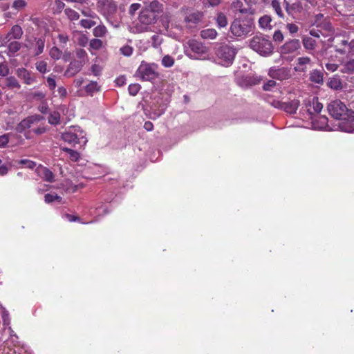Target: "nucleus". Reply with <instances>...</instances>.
Wrapping results in <instances>:
<instances>
[{"label":"nucleus","mask_w":354,"mask_h":354,"mask_svg":"<svg viewBox=\"0 0 354 354\" xmlns=\"http://www.w3.org/2000/svg\"><path fill=\"white\" fill-rule=\"evenodd\" d=\"M48 106L46 103V102H42L41 104L38 106V110L44 114H46L48 111Z\"/></svg>","instance_id":"59"},{"label":"nucleus","mask_w":354,"mask_h":354,"mask_svg":"<svg viewBox=\"0 0 354 354\" xmlns=\"http://www.w3.org/2000/svg\"><path fill=\"white\" fill-rule=\"evenodd\" d=\"M6 86L10 88H20L21 85L19 84L17 80L13 77L10 76L6 78Z\"/></svg>","instance_id":"38"},{"label":"nucleus","mask_w":354,"mask_h":354,"mask_svg":"<svg viewBox=\"0 0 354 354\" xmlns=\"http://www.w3.org/2000/svg\"><path fill=\"white\" fill-rule=\"evenodd\" d=\"M267 101L273 107L282 110L283 102L271 98H268Z\"/></svg>","instance_id":"53"},{"label":"nucleus","mask_w":354,"mask_h":354,"mask_svg":"<svg viewBox=\"0 0 354 354\" xmlns=\"http://www.w3.org/2000/svg\"><path fill=\"white\" fill-rule=\"evenodd\" d=\"M271 6L275 11L277 16L281 19H284V14L281 7V2L279 0H272Z\"/></svg>","instance_id":"33"},{"label":"nucleus","mask_w":354,"mask_h":354,"mask_svg":"<svg viewBox=\"0 0 354 354\" xmlns=\"http://www.w3.org/2000/svg\"><path fill=\"white\" fill-rule=\"evenodd\" d=\"M100 88L97 82L91 81L85 86V91L88 95L93 96L95 93L100 91Z\"/></svg>","instance_id":"26"},{"label":"nucleus","mask_w":354,"mask_h":354,"mask_svg":"<svg viewBox=\"0 0 354 354\" xmlns=\"http://www.w3.org/2000/svg\"><path fill=\"white\" fill-rule=\"evenodd\" d=\"M23 35V30L20 26L15 25L12 27L10 31L7 34L5 39L8 42L11 39H19Z\"/></svg>","instance_id":"21"},{"label":"nucleus","mask_w":354,"mask_h":354,"mask_svg":"<svg viewBox=\"0 0 354 354\" xmlns=\"http://www.w3.org/2000/svg\"><path fill=\"white\" fill-rule=\"evenodd\" d=\"M276 86V82L274 80H268L264 84L263 88L265 91H270L272 88Z\"/></svg>","instance_id":"60"},{"label":"nucleus","mask_w":354,"mask_h":354,"mask_svg":"<svg viewBox=\"0 0 354 354\" xmlns=\"http://www.w3.org/2000/svg\"><path fill=\"white\" fill-rule=\"evenodd\" d=\"M9 73V68L7 64L1 63L0 64V75L5 77Z\"/></svg>","instance_id":"55"},{"label":"nucleus","mask_w":354,"mask_h":354,"mask_svg":"<svg viewBox=\"0 0 354 354\" xmlns=\"http://www.w3.org/2000/svg\"><path fill=\"white\" fill-rule=\"evenodd\" d=\"M44 120V117L41 115L35 114L22 120L16 127V131L19 133H23L27 129L31 128L33 124L38 123Z\"/></svg>","instance_id":"5"},{"label":"nucleus","mask_w":354,"mask_h":354,"mask_svg":"<svg viewBox=\"0 0 354 354\" xmlns=\"http://www.w3.org/2000/svg\"><path fill=\"white\" fill-rule=\"evenodd\" d=\"M303 44L305 48L308 50H313L316 46V41L309 37L303 39Z\"/></svg>","instance_id":"37"},{"label":"nucleus","mask_w":354,"mask_h":354,"mask_svg":"<svg viewBox=\"0 0 354 354\" xmlns=\"http://www.w3.org/2000/svg\"><path fill=\"white\" fill-rule=\"evenodd\" d=\"M77 42L81 47H85L87 46L88 42V38L83 33H80L77 37Z\"/></svg>","instance_id":"46"},{"label":"nucleus","mask_w":354,"mask_h":354,"mask_svg":"<svg viewBox=\"0 0 354 354\" xmlns=\"http://www.w3.org/2000/svg\"><path fill=\"white\" fill-rule=\"evenodd\" d=\"M36 69L41 73L47 72V62L45 61H39L35 64Z\"/></svg>","instance_id":"48"},{"label":"nucleus","mask_w":354,"mask_h":354,"mask_svg":"<svg viewBox=\"0 0 354 354\" xmlns=\"http://www.w3.org/2000/svg\"><path fill=\"white\" fill-rule=\"evenodd\" d=\"M314 63L308 57H299L296 60L294 69L297 72L305 73L313 66Z\"/></svg>","instance_id":"8"},{"label":"nucleus","mask_w":354,"mask_h":354,"mask_svg":"<svg viewBox=\"0 0 354 354\" xmlns=\"http://www.w3.org/2000/svg\"><path fill=\"white\" fill-rule=\"evenodd\" d=\"M84 65L77 60L71 61L65 71L64 75L67 77H73L79 73Z\"/></svg>","instance_id":"14"},{"label":"nucleus","mask_w":354,"mask_h":354,"mask_svg":"<svg viewBox=\"0 0 354 354\" xmlns=\"http://www.w3.org/2000/svg\"><path fill=\"white\" fill-rule=\"evenodd\" d=\"M50 56L54 59H59L62 55V51L56 46L51 48L49 52Z\"/></svg>","instance_id":"44"},{"label":"nucleus","mask_w":354,"mask_h":354,"mask_svg":"<svg viewBox=\"0 0 354 354\" xmlns=\"http://www.w3.org/2000/svg\"><path fill=\"white\" fill-rule=\"evenodd\" d=\"M188 45L193 53L198 55L205 54L207 52L206 47L200 41L192 39L189 41Z\"/></svg>","instance_id":"18"},{"label":"nucleus","mask_w":354,"mask_h":354,"mask_svg":"<svg viewBox=\"0 0 354 354\" xmlns=\"http://www.w3.org/2000/svg\"><path fill=\"white\" fill-rule=\"evenodd\" d=\"M16 74L26 84L30 85L36 82V78L32 73L25 68H19L16 71Z\"/></svg>","instance_id":"11"},{"label":"nucleus","mask_w":354,"mask_h":354,"mask_svg":"<svg viewBox=\"0 0 354 354\" xmlns=\"http://www.w3.org/2000/svg\"><path fill=\"white\" fill-rule=\"evenodd\" d=\"M19 163L23 165L24 167L29 169H33L36 166L35 162L28 159H22L19 162Z\"/></svg>","instance_id":"50"},{"label":"nucleus","mask_w":354,"mask_h":354,"mask_svg":"<svg viewBox=\"0 0 354 354\" xmlns=\"http://www.w3.org/2000/svg\"><path fill=\"white\" fill-rule=\"evenodd\" d=\"M309 80L315 84H323L324 72L322 70H313L309 74Z\"/></svg>","instance_id":"22"},{"label":"nucleus","mask_w":354,"mask_h":354,"mask_svg":"<svg viewBox=\"0 0 354 354\" xmlns=\"http://www.w3.org/2000/svg\"><path fill=\"white\" fill-rule=\"evenodd\" d=\"M140 86L138 84H132L129 86L128 90L130 95L135 96L139 92Z\"/></svg>","instance_id":"51"},{"label":"nucleus","mask_w":354,"mask_h":354,"mask_svg":"<svg viewBox=\"0 0 354 354\" xmlns=\"http://www.w3.org/2000/svg\"><path fill=\"white\" fill-rule=\"evenodd\" d=\"M147 10H149L153 13L154 15H158L163 11V5L160 3L157 0H153L151 2L149 3V5L145 7Z\"/></svg>","instance_id":"24"},{"label":"nucleus","mask_w":354,"mask_h":354,"mask_svg":"<svg viewBox=\"0 0 354 354\" xmlns=\"http://www.w3.org/2000/svg\"><path fill=\"white\" fill-rule=\"evenodd\" d=\"M285 70L283 68H279L277 70L270 71L269 74L270 77L276 79H282V75L284 74Z\"/></svg>","instance_id":"49"},{"label":"nucleus","mask_w":354,"mask_h":354,"mask_svg":"<svg viewBox=\"0 0 354 354\" xmlns=\"http://www.w3.org/2000/svg\"><path fill=\"white\" fill-rule=\"evenodd\" d=\"M300 105V102L299 100L294 99L292 100L283 102L282 110L286 111L289 114H294L297 112L299 106Z\"/></svg>","instance_id":"17"},{"label":"nucleus","mask_w":354,"mask_h":354,"mask_svg":"<svg viewBox=\"0 0 354 354\" xmlns=\"http://www.w3.org/2000/svg\"><path fill=\"white\" fill-rule=\"evenodd\" d=\"M62 150L67 152L69 154L70 159L72 161H74V162L78 161V160L80 158V153L77 151L73 150L71 149L67 148V147L63 148Z\"/></svg>","instance_id":"40"},{"label":"nucleus","mask_w":354,"mask_h":354,"mask_svg":"<svg viewBox=\"0 0 354 354\" xmlns=\"http://www.w3.org/2000/svg\"><path fill=\"white\" fill-rule=\"evenodd\" d=\"M75 60L85 65L88 61V54L83 48H77L75 51Z\"/></svg>","instance_id":"25"},{"label":"nucleus","mask_w":354,"mask_h":354,"mask_svg":"<svg viewBox=\"0 0 354 354\" xmlns=\"http://www.w3.org/2000/svg\"><path fill=\"white\" fill-rule=\"evenodd\" d=\"M91 71L95 76H99L101 73V68L97 64H93L91 67Z\"/></svg>","instance_id":"61"},{"label":"nucleus","mask_w":354,"mask_h":354,"mask_svg":"<svg viewBox=\"0 0 354 354\" xmlns=\"http://www.w3.org/2000/svg\"><path fill=\"white\" fill-rule=\"evenodd\" d=\"M252 24L239 19H235L230 26V32L235 37H245L252 31Z\"/></svg>","instance_id":"3"},{"label":"nucleus","mask_w":354,"mask_h":354,"mask_svg":"<svg viewBox=\"0 0 354 354\" xmlns=\"http://www.w3.org/2000/svg\"><path fill=\"white\" fill-rule=\"evenodd\" d=\"M349 42L346 39H341L339 42H337L333 45L337 53L341 55L348 54Z\"/></svg>","instance_id":"23"},{"label":"nucleus","mask_w":354,"mask_h":354,"mask_svg":"<svg viewBox=\"0 0 354 354\" xmlns=\"http://www.w3.org/2000/svg\"><path fill=\"white\" fill-rule=\"evenodd\" d=\"M318 28H320L322 30V32L325 33V37L332 35L334 32V29L331 24L326 20H324L323 22H322L321 27Z\"/></svg>","instance_id":"30"},{"label":"nucleus","mask_w":354,"mask_h":354,"mask_svg":"<svg viewBox=\"0 0 354 354\" xmlns=\"http://www.w3.org/2000/svg\"><path fill=\"white\" fill-rule=\"evenodd\" d=\"M310 35L311 36H313L315 37H319L321 35H323L325 37V33L322 32V30L318 28V29H311L310 30Z\"/></svg>","instance_id":"57"},{"label":"nucleus","mask_w":354,"mask_h":354,"mask_svg":"<svg viewBox=\"0 0 354 354\" xmlns=\"http://www.w3.org/2000/svg\"><path fill=\"white\" fill-rule=\"evenodd\" d=\"M48 123L52 125H57L60 122V113L58 111H53L50 113L48 118Z\"/></svg>","instance_id":"35"},{"label":"nucleus","mask_w":354,"mask_h":354,"mask_svg":"<svg viewBox=\"0 0 354 354\" xmlns=\"http://www.w3.org/2000/svg\"><path fill=\"white\" fill-rule=\"evenodd\" d=\"M220 55L227 63H232L236 56V50L229 46H222L220 50Z\"/></svg>","instance_id":"13"},{"label":"nucleus","mask_w":354,"mask_h":354,"mask_svg":"<svg viewBox=\"0 0 354 354\" xmlns=\"http://www.w3.org/2000/svg\"><path fill=\"white\" fill-rule=\"evenodd\" d=\"M250 47L261 55H270L273 52L272 41L263 36H254L250 41Z\"/></svg>","instance_id":"1"},{"label":"nucleus","mask_w":354,"mask_h":354,"mask_svg":"<svg viewBox=\"0 0 354 354\" xmlns=\"http://www.w3.org/2000/svg\"><path fill=\"white\" fill-rule=\"evenodd\" d=\"M327 109L329 114L337 120L344 118L347 114L350 113L351 111L339 100L331 101L328 104Z\"/></svg>","instance_id":"2"},{"label":"nucleus","mask_w":354,"mask_h":354,"mask_svg":"<svg viewBox=\"0 0 354 354\" xmlns=\"http://www.w3.org/2000/svg\"><path fill=\"white\" fill-rule=\"evenodd\" d=\"M45 46V39L40 37L36 39L35 40V46L34 48V54L37 56L41 54L44 52Z\"/></svg>","instance_id":"27"},{"label":"nucleus","mask_w":354,"mask_h":354,"mask_svg":"<svg viewBox=\"0 0 354 354\" xmlns=\"http://www.w3.org/2000/svg\"><path fill=\"white\" fill-rule=\"evenodd\" d=\"M140 8V3H132L129 8V13L133 15L138 10H139Z\"/></svg>","instance_id":"62"},{"label":"nucleus","mask_w":354,"mask_h":354,"mask_svg":"<svg viewBox=\"0 0 354 354\" xmlns=\"http://www.w3.org/2000/svg\"><path fill=\"white\" fill-rule=\"evenodd\" d=\"M216 22L218 28H225L227 25V19L223 12H218L216 17Z\"/></svg>","instance_id":"34"},{"label":"nucleus","mask_w":354,"mask_h":354,"mask_svg":"<svg viewBox=\"0 0 354 354\" xmlns=\"http://www.w3.org/2000/svg\"><path fill=\"white\" fill-rule=\"evenodd\" d=\"M21 47V43L17 41H10L8 46L9 52L15 53L20 50Z\"/></svg>","instance_id":"42"},{"label":"nucleus","mask_w":354,"mask_h":354,"mask_svg":"<svg viewBox=\"0 0 354 354\" xmlns=\"http://www.w3.org/2000/svg\"><path fill=\"white\" fill-rule=\"evenodd\" d=\"M217 32L214 28H207L201 31V36L205 39H214L217 36Z\"/></svg>","instance_id":"29"},{"label":"nucleus","mask_w":354,"mask_h":354,"mask_svg":"<svg viewBox=\"0 0 354 354\" xmlns=\"http://www.w3.org/2000/svg\"><path fill=\"white\" fill-rule=\"evenodd\" d=\"M234 10L245 15H253L254 13V8L245 7L242 0H234L232 3Z\"/></svg>","instance_id":"15"},{"label":"nucleus","mask_w":354,"mask_h":354,"mask_svg":"<svg viewBox=\"0 0 354 354\" xmlns=\"http://www.w3.org/2000/svg\"><path fill=\"white\" fill-rule=\"evenodd\" d=\"M136 74L144 81H151L155 80L158 74L156 71V65L142 62L138 67Z\"/></svg>","instance_id":"4"},{"label":"nucleus","mask_w":354,"mask_h":354,"mask_svg":"<svg viewBox=\"0 0 354 354\" xmlns=\"http://www.w3.org/2000/svg\"><path fill=\"white\" fill-rule=\"evenodd\" d=\"M340 71L342 73H348L351 74L354 73V59H349L346 62H345Z\"/></svg>","instance_id":"32"},{"label":"nucleus","mask_w":354,"mask_h":354,"mask_svg":"<svg viewBox=\"0 0 354 354\" xmlns=\"http://www.w3.org/2000/svg\"><path fill=\"white\" fill-rule=\"evenodd\" d=\"M31 95L33 98L38 100H44L46 97L45 93H44L41 91L34 92V93H32Z\"/></svg>","instance_id":"63"},{"label":"nucleus","mask_w":354,"mask_h":354,"mask_svg":"<svg viewBox=\"0 0 354 354\" xmlns=\"http://www.w3.org/2000/svg\"><path fill=\"white\" fill-rule=\"evenodd\" d=\"M327 86L334 90H339L342 88V82L337 77H330L327 82Z\"/></svg>","instance_id":"28"},{"label":"nucleus","mask_w":354,"mask_h":354,"mask_svg":"<svg viewBox=\"0 0 354 354\" xmlns=\"http://www.w3.org/2000/svg\"><path fill=\"white\" fill-rule=\"evenodd\" d=\"M39 176L42 178L44 180L53 183L54 181L55 176L53 173L48 168L42 166H39L36 169Z\"/></svg>","instance_id":"19"},{"label":"nucleus","mask_w":354,"mask_h":354,"mask_svg":"<svg viewBox=\"0 0 354 354\" xmlns=\"http://www.w3.org/2000/svg\"><path fill=\"white\" fill-rule=\"evenodd\" d=\"M9 170L7 165L3 164L2 160L0 159V176H5L8 174Z\"/></svg>","instance_id":"58"},{"label":"nucleus","mask_w":354,"mask_h":354,"mask_svg":"<svg viewBox=\"0 0 354 354\" xmlns=\"http://www.w3.org/2000/svg\"><path fill=\"white\" fill-rule=\"evenodd\" d=\"M107 32V28L103 24L98 25L93 29V35L97 38L104 37Z\"/></svg>","instance_id":"31"},{"label":"nucleus","mask_w":354,"mask_h":354,"mask_svg":"<svg viewBox=\"0 0 354 354\" xmlns=\"http://www.w3.org/2000/svg\"><path fill=\"white\" fill-rule=\"evenodd\" d=\"M80 25L85 28H91L96 24L93 20L83 19L80 22Z\"/></svg>","instance_id":"52"},{"label":"nucleus","mask_w":354,"mask_h":354,"mask_svg":"<svg viewBox=\"0 0 354 354\" xmlns=\"http://www.w3.org/2000/svg\"><path fill=\"white\" fill-rule=\"evenodd\" d=\"M301 46L300 41L299 39H293L286 41L280 48L281 53L289 54L292 53L297 50Z\"/></svg>","instance_id":"12"},{"label":"nucleus","mask_w":354,"mask_h":354,"mask_svg":"<svg viewBox=\"0 0 354 354\" xmlns=\"http://www.w3.org/2000/svg\"><path fill=\"white\" fill-rule=\"evenodd\" d=\"M27 6L26 0H15L12 2V8L16 10H21Z\"/></svg>","instance_id":"41"},{"label":"nucleus","mask_w":354,"mask_h":354,"mask_svg":"<svg viewBox=\"0 0 354 354\" xmlns=\"http://www.w3.org/2000/svg\"><path fill=\"white\" fill-rule=\"evenodd\" d=\"M272 21V19L268 15H264L261 17L259 20V24L260 27L262 28L266 29V28H271L270 23Z\"/></svg>","instance_id":"36"},{"label":"nucleus","mask_w":354,"mask_h":354,"mask_svg":"<svg viewBox=\"0 0 354 354\" xmlns=\"http://www.w3.org/2000/svg\"><path fill=\"white\" fill-rule=\"evenodd\" d=\"M62 138L64 142L73 147H75L76 145H84L87 142L86 138L82 135V132L77 134V133L67 131L62 134Z\"/></svg>","instance_id":"6"},{"label":"nucleus","mask_w":354,"mask_h":354,"mask_svg":"<svg viewBox=\"0 0 354 354\" xmlns=\"http://www.w3.org/2000/svg\"><path fill=\"white\" fill-rule=\"evenodd\" d=\"M120 52L124 56L129 57L133 54V48L131 46L125 45L120 48Z\"/></svg>","instance_id":"47"},{"label":"nucleus","mask_w":354,"mask_h":354,"mask_svg":"<svg viewBox=\"0 0 354 354\" xmlns=\"http://www.w3.org/2000/svg\"><path fill=\"white\" fill-rule=\"evenodd\" d=\"M203 12L201 11H194L188 13L185 17V21L189 24H198L203 18Z\"/></svg>","instance_id":"16"},{"label":"nucleus","mask_w":354,"mask_h":354,"mask_svg":"<svg viewBox=\"0 0 354 354\" xmlns=\"http://www.w3.org/2000/svg\"><path fill=\"white\" fill-rule=\"evenodd\" d=\"M273 39L277 42H281L283 40V35L281 30H278L274 32Z\"/></svg>","instance_id":"56"},{"label":"nucleus","mask_w":354,"mask_h":354,"mask_svg":"<svg viewBox=\"0 0 354 354\" xmlns=\"http://www.w3.org/2000/svg\"><path fill=\"white\" fill-rule=\"evenodd\" d=\"M65 15L71 21L77 20L80 18L79 13L75 10L68 8L64 10Z\"/></svg>","instance_id":"39"},{"label":"nucleus","mask_w":354,"mask_h":354,"mask_svg":"<svg viewBox=\"0 0 354 354\" xmlns=\"http://www.w3.org/2000/svg\"><path fill=\"white\" fill-rule=\"evenodd\" d=\"M287 29L291 34L297 32L299 28L298 26L295 24H288L286 25Z\"/></svg>","instance_id":"64"},{"label":"nucleus","mask_w":354,"mask_h":354,"mask_svg":"<svg viewBox=\"0 0 354 354\" xmlns=\"http://www.w3.org/2000/svg\"><path fill=\"white\" fill-rule=\"evenodd\" d=\"M138 19L140 23L142 24L150 25L156 23L157 20V16L156 15L152 13L151 10L145 8L140 12Z\"/></svg>","instance_id":"10"},{"label":"nucleus","mask_w":354,"mask_h":354,"mask_svg":"<svg viewBox=\"0 0 354 354\" xmlns=\"http://www.w3.org/2000/svg\"><path fill=\"white\" fill-rule=\"evenodd\" d=\"M162 65L166 68L171 67L174 64V59L170 55H165L162 59Z\"/></svg>","instance_id":"43"},{"label":"nucleus","mask_w":354,"mask_h":354,"mask_svg":"<svg viewBox=\"0 0 354 354\" xmlns=\"http://www.w3.org/2000/svg\"><path fill=\"white\" fill-rule=\"evenodd\" d=\"M339 127L342 131L354 133V111H350L344 118L339 120Z\"/></svg>","instance_id":"7"},{"label":"nucleus","mask_w":354,"mask_h":354,"mask_svg":"<svg viewBox=\"0 0 354 354\" xmlns=\"http://www.w3.org/2000/svg\"><path fill=\"white\" fill-rule=\"evenodd\" d=\"M323 109V104L318 100V97H314L311 102H309L307 109L310 115L319 113Z\"/></svg>","instance_id":"20"},{"label":"nucleus","mask_w":354,"mask_h":354,"mask_svg":"<svg viewBox=\"0 0 354 354\" xmlns=\"http://www.w3.org/2000/svg\"><path fill=\"white\" fill-rule=\"evenodd\" d=\"M89 46H90L91 48H92V49L99 50L102 47L103 42L101 39L95 38V39H92L89 41Z\"/></svg>","instance_id":"45"},{"label":"nucleus","mask_w":354,"mask_h":354,"mask_svg":"<svg viewBox=\"0 0 354 354\" xmlns=\"http://www.w3.org/2000/svg\"><path fill=\"white\" fill-rule=\"evenodd\" d=\"M284 2L286 12L293 17L295 15L301 13L303 11V6L300 0H295L292 3L285 0Z\"/></svg>","instance_id":"9"},{"label":"nucleus","mask_w":354,"mask_h":354,"mask_svg":"<svg viewBox=\"0 0 354 354\" xmlns=\"http://www.w3.org/2000/svg\"><path fill=\"white\" fill-rule=\"evenodd\" d=\"M48 87L50 90L53 91L56 87V82L55 80V76H48L46 78Z\"/></svg>","instance_id":"54"}]
</instances>
